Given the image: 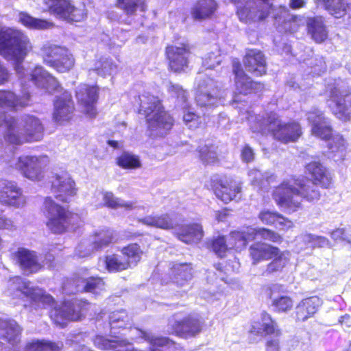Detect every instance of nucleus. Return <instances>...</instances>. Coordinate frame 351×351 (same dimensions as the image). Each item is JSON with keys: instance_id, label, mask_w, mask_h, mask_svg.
Here are the masks:
<instances>
[{"instance_id": "nucleus-1", "label": "nucleus", "mask_w": 351, "mask_h": 351, "mask_svg": "<svg viewBox=\"0 0 351 351\" xmlns=\"http://www.w3.org/2000/svg\"><path fill=\"white\" fill-rule=\"evenodd\" d=\"M304 169L306 177L291 176L274 186L271 192L276 206L289 215L303 209L302 200L319 201L322 194L318 187L329 190L334 186L332 173L320 161H310Z\"/></svg>"}, {"instance_id": "nucleus-2", "label": "nucleus", "mask_w": 351, "mask_h": 351, "mask_svg": "<svg viewBox=\"0 0 351 351\" xmlns=\"http://www.w3.org/2000/svg\"><path fill=\"white\" fill-rule=\"evenodd\" d=\"M45 225L50 233L62 235L75 232L81 226L80 214L71 210L68 206L56 202L51 197H47L43 202Z\"/></svg>"}, {"instance_id": "nucleus-3", "label": "nucleus", "mask_w": 351, "mask_h": 351, "mask_svg": "<svg viewBox=\"0 0 351 351\" xmlns=\"http://www.w3.org/2000/svg\"><path fill=\"white\" fill-rule=\"evenodd\" d=\"M5 124V140L12 145H19L25 143L40 141L44 134V128L39 119L27 116L17 121L15 118L7 119L0 113V126Z\"/></svg>"}, {"instance_id": "nucleus-4", "label": "nucleus", "mask_w": 351, "mask_h": 351, "mask_svg": "<svg viewBox=\"0 0 351 351\" xmlns=\"http://www.w3.org/2000/svg\"><path fill=\"white\" fill-rule=\"evenodd\" d=\"M32 50L31 41L24 32L12 27L0 28V55L13 62L17 73L22 71V63Z\"/></svg>"}, {"instance_id": "nucleus-5", "label": "nucleus", "mask_w": 351, "mask_h": 351, "mask_svg": "<svg viewBox=\"0 0 351 351\" xmlns=\"http://www.w3.org/2000/svg\"><path fill=\"white\" fill-rule=\"evenodd\" d=\"M249 255L253 264L271 260L263 271L266 276L282 271L290 261L289 250H281L276 245L261 241L254 242L249 247Z\"/></svg>"}, {"instance_id": "nucleus-6", "label": "nucleus", "mask_w": 351, "mask_h": 351, "mask_svg": "<svg viewBox=\"0 0 351 351\" xmlns=\"http://www.w3.org/2000/svg\"><path fill=\"white\" fill-rule=\"evenodd\" d=\"M259 125L261 132L267 128L273 138L283 144L296 143L303 134L302 128L298 121L282 122L275 112L268 114Z\"/></svg>"}, {"instance_id": "nucleus-7", "label": "nucleus", "mask_w": 351, "mask_h": 351, "mask_svg": "<svg viewBox=\"0 0 351 351\" xmlns=\"http://www.w3.org/2000/svg\"><path fill=\"white\" fill-rule=\"evenodd\" d=\"M90 303L82 299L75 302L64 301L58 308L50 312V318L60 328H64L68 323L79 322L85 318L90 310Z\"/></svg>"}, {"instance_id": "nucleus-8", "label": "nucleus", "mask_w": 351, "mask_h": 351, "mask_svg": "<svg viewBox=\"0 0 351 351\" xmlns=\"http://www.w3.org/2000/svg\"><path fill=\"white\" fill-rule=\"evenodd\" d=\"M257 239L278 244L283 241L282 236L276 231L265 227H257L250 228L243 231L232 232L228 244L230 249L241 251L246 247L249 241H254Z\"/></svg>"}, {"instance_id": "nucleus-9", "label": "nucleus", "mask_w": 351, "mask_h": 351, "mask_svg": "<svg viewBox=\"0 0 351 351\" xmlns=\"http://www.w3.org/2000/svg\"><path fill=\"white\" fill-rule=\"evenodd\" d=\"M182 312L173 314V319L169 323V334L184 339L194 338L201 334L206 328L204 318L199 314L189 313L180 318H177Z\"/></svg>"}, {"instance_id": "nucleus-10", "label": "nucleus", "mask_w": 351, "mask_h": 351, "mask_svg": "<svg viewBox=\"0 0 351 351\" xmlns=\"http://www.w3.org/2000/svg\"><path fill=\"white\" fill-rule=\"evenodd\" d=\"M192 56L193 46L188 42L180 43L179 45L169 44L165 48L167 69L172 73H186L190 68Z\"/></svg>"}, {"instance_id": "nucleus-11", "label": "nucleus", "mask_w": 351, "mask_h": 351, "mask_svg": "<svg viewBox=\"0 0 351 351\" xmlns=\"http://www.w3.org/2000/svg\"><path fill=\"white\" fill-rule=\"evenodd\" d=\"M145 118L147 130L151 132H162L167 134L175 124L173 116L165 109L162 101L157 97L149 102Z\"/></svg>"}, {"instance_id": "nucleus-12", "label": "nucleus", "mask_w": 351, "mask_h": 351, "mask_svg": "<svg viewBox=\"0 0 351 351\" xmlns=\"http://www.w3.org/2000/svg\"><path fill=\"white\" fill-rule=\"evenodd\" d=\"M272 1L247 0L244 5L237 7L236 14L239 21L245 24L263 23L274 9Z\"/></svg>"}, {"instance_id": "nucleus-13", "label": "nucleus", "mask_w": 351, "mask_h": 351, "mask_svg": "<svg viewBox=\"0 0 351 351\" xmlns=\"http://www.w3.org/2000/svg\"><path fill=\"white\" fill-rule=\"evenodd\" d=\"M44 62L58 73H68L75 64L73 54L65 47L49 46L43 49Z\"/></svg>"}, {"instance_id": "nucleus-14", "label": "nucleus", "mask_w": 351, "mask_h": 351, "mask_svg": "<svg viewBox=\"0 0 351 351\" xmlns=\"http://www.w3.org/2000/svg\"><path fill=\"white\" fill-rule=\"evenodd\" d=\"M208 189L225 204L234 200L242 192L241 184L226 174L213 176L209 180Z\"/></svg>"}, {"instance_id": "nucleus-15", "label": "nucleus", "mask_w": 351, "mask_h": 351, "mask_svg": "<svg viewBox=\"0 0 351 351\" xmlns=\"http://www.w3.org/2000/svg\"><path fill=\"white\" fill-rule=\"evenodd\" d=\"M47 10L69 22H82L87 17L84 4L76 7L70 0H43Z\"/></svg>"}, {"instance_id": "nucleus-16", "label": "nucleus", "mask_w": 351, "mask_h": 351, "mask_svg": "<svg viewBox=\"0 0 351 351\" xmlns=\"http://www.w3.org/2000/svg\"><path fill=\"white\" fill-rule=\"evenodd\" d=\"M232 71L237 94L243 95L257 94L265 88L264 83L254 80L245 73L239 60L232 62Z\"/></svg>"}, {"instance_id": "nucleus-17", "label": "nucleus", "mask_w": 351, "mask_h": 351, "mask_svg": "<svg viewBox=\"0 0 351 351\" xmlns=\"http://www.w3.org/2000/svg\"><path fill=\"white\" fill-rule=\"evenodd\" d=\"M49 163V159L45 155L25 156L19 158L16 167L25 178L39 180L43 178V171Z\"/></svg>"}, {"instance_id": "nucleus-18", "label": "nucleus", "mask_w": 351, "mask_h": 351, "mask_svg": "<svg viewBox=\"0 0 351 351\" xmlns=\"http://www.w3.org/2000/svg\"><path fill=\"white\" fill-rule=\"evenodd\" d=\"M53 104L52 119L56 123L64 125L73 119L75 106L70 92L63 91L55 98Z\"/></svg>"}, {"instance_id": "nucleus-19", "label": "nucleus", "mask_w": 351, "mask_h": 351, "mask_svg": "<svg viewBox=\"0 0 351 351\" xmlns=\"http://www.w3.org/2000/svg\"><path fill=\"white\" fill-rule=\"evenodd\" d=\"M328 101L331 112L337 119L345 123L351 121V90L339 95V89L333 87L330 91Z\"/></svg>"}, {"instance_id": "nucleus-20", "label": "nucleus", "mask_w": 351, "mask_h": 351, "mask_svg": "<svg viewBox=\"0 0 351 351\" xmlns=\"http://www.w3.org/2000/svg\"><path fill=\"white\" fill-rule=\"evenodd\" d=\"M51 191L57 200L69 203V199L76 195L77 189L74 180L68 175L56 174L51 180Z\"/></svg>"}, {"instance_id": "nucleus-21", "label": "nucleus", "mask_w": 351, "mask_h": 351, "mask_svg": "<svg viewBox=\"0 0 351 351\" xmlns=\"http://www.w3.org/2000/svg\"><path fill=\"white\" fill-rule=\"evenodd\" d=\"M248 332L254 336L280 337L282 334L276 320L267 311H263L260 318L252 322Z\"/></svg>"}, {"instance_id": "nucleus-22", "label": "nucleus", "mask_w": 351, "mask_h": 351, "mask_svg": "<svg viewBox=\"0 0 351 351\" xmlns=\"http://www.w3.org/2000/svg\"><path fill=\"white\" fill-rule=\"evenodd\" d=\"M245 70L254 77L267 74V63L263 52L257 49H247L242 58Z\"/></svg>"}, {"instance_id": "nucleus-23", "label": "nucleus", "mask_w": 351, "mask_h": 351, "mask_svg": "<svg viewBox=\"0 0 351 351\" xmlns=\"http://www.w3.org/2000/svg\"><path fill=\"white\" fill-rule=\"evenodd\" d=\"M307 121L311 124V134L325 141L333 138V128L323 112L317 110L308 112Z\"/></svg>"}, {"instance_id": "nucleus-24", "label": "nucleus", "mask_w": 351, "mask_h": 351, "mask_svg": "<svg viewBox=\"0 0 351 351\" xmlns=\"http://www.w3.org/2000/svg\"><path fill=\"white\" fill-rule=\"evenodd\" d=\"M12 256L20 268L28 274L37 273L43 267L35 251L20 247L12 253Z\"/></svg>"}, {"instance_id": "nucleus-25", "label": "nucleus", "mask_w": 351, "mask_h": 351, "mask_svg": "<svg viewBox=\"0 0 351 351\" xmlns=\"http://www.w3.org/2000/svg\"><path fill=\"white\" fill-rule=\"evenodd\" d=\"M76 96L80 104L84 109V113L91 118H95L97 114L95 105L99 99L98 86L86 84L79 90Z\"/></svg>"}, {"instance_id": "nucleus-26", "label": "nucleus", "mask_w": 351, "mask_h": 351, "mask_svg": "<svg viewBox=\"0 0 351 351\" xmlns=\"http://www.w3.org/2000/svg\"><path fill=\"white\" fill-rule=\"evenodd\" d=\"M0 203L2 205L19 208L25 203L23 192L17 184L12 181L3 182L0 187Z\"/></svg>"}, {"instance_id": "nucleus-27", "label": "nucleus", "mask_w": 351, "mask_h": 351, "mask_svg": "<svg viewBox=\"0 0 351 351\" xmlns=\"http://www.w3.org/2000/svg\"><path fill=\"white\" fill-rule=\"evenodd\" d=\"M321 305L317 296H310L300 300L296 305L294 318L296 322H304L314 316Z\"/></svg>"}, {"instance_id": "nucleus-28", "label": "nucleus", "mask_w": 351, "mask_h": 351, "mask_svg": "<svg viewBox=\"0 0 351 351\" xmlns=\"http://www.w3.org/2000/svg\"><path fill=\"white\" fill-rule=\"evenodd\" d=\"M176 237L186 244L197 243L204 236L203 226L200 223L193 222L180 226L175 233Z\"/></svg>"}, {"instance_id": "nucleus-29", "label": "nucleus", "mask_w": 351, "mask_h": 351, "mask_svg": "<svg viewBox=\"0 0 351 351\" xmlns=\"http://www.w3.org/2000/svg\"><path fill=\"white\" fill-rule=\"evenodd\" d=\"M218 8L215 0H197L192 5L191 16L195 21H203L211 19Z\"/></svg>"}, {"instance_id": "nucleus-30", "label": "nucleus", "mask_w": 351, "mask_h": 351, "mask_svg": "<svg viewBox=\"0 0 351 351\" xmlns=\"http://www.w3.org/2000/svg\"><path fill=\"white\" fill-rule=\"evenodd\" d=\"M71 281L75 286V291L80 293H95L98 291L103 290L105 287L104 279L98 276L88 278L77 276L72 278Z\"/></svg>"}, {"instance_id": "nucleus-31", "label": "nucleus", "mask_w": 351, "mask_h": 351, "mask_svg": "<svg viewBox=\"0 0 351 351\" xmlns=\"http://www.w3.org/2000/svg\"><path fill=\"white\" fill-rule=\"evenodd\" d=\"M306 31L315 43L320 44L328 38V32L322 16L309 17L306 21Z\"/></svg>"}, {"instance_id": "nucleus-32", "label": "nucleus", "mask_w": 351, "mask_h": 351, "mask_svg": "<svg viewBox=\"0 0 351 351\" xmlns=\"http://www.w3.org/2000/svg\"><path fill=\"white\" fill-rule=\"evenodd\" d=\"M138 222L147 227L155 228L164 230H170L176 227L173 217L167 213L160 215H150L138 219Z\"/></svg>"}, {"instance_id": "nucleus-33", "label": "nucleus", "mask_w": 351, "mask_h": 351, "mask_svg": "<svg viewBox=\"0 0 351 351\" xmlns=\"http://www.w3.org/2000/svg\"><path fill=\"white\" fill-rule=\"evenodd\" d=\"M22 329L13 319H0V339L14 345L19 340Z\"/></svg>"}, {"instance_id": "nucleus-34", "label": "nucleus", "mask_w": 351, "mask_h": 351, "mask_svg": "<svg viewBox=\"0 0 351 351\" xmlns=\"http://www.w3.org/2000/svg\"><path fill=\"white\" fill-rule=\"evenodd\" d=\"M172 282L177 287L186 285L193 278V267L191 263L173 265L172 268Z\"/></svg>"}, {"instance_id": "nucleus-35", "label": "nucleus", "mask_w": 351, "mask_h": 351, "mask_svg": "<svg viewBox=\"0 0 351 351\" xmlns=\"http://www.w3.org/2000/svg\"><path fill=\"white\" fill-rule=\"evenodd\" d=\"M30 95L26 94L18 97L10 90H0V106L9 107L14 110L19 108H23L28 105Z\"/></svg>"}, {"instance_id": "nucleus-36", "label": "nucleus", "mask_w": 351, "mask_h": 351, "mask_svg": "<svg viewBox=\"0 0 351 351\" xmlns=\"http://www.w3.org/2000/svg\"><path fill=\"white\" fill-rule=\"evenodd\" d=\"M120 252L130 268L136 267L141 261L144 252L137 243H130L122 247Z\"/></svg>"}, {"instance_id": "nucleus-37", "label": "nucleus", "mask_w": 351, "mask_h": 351, "mask_svg": "<svg viewBox=\"0 0 351 351\" xmlns=\"http://www.w3.org/2000/svg\"><path fill=\"white\" fill-rule=\"evenodd\" d=\"M24 295L34 300H38L45 308H49V313L57 306L56 301L50 294L41 293L34 296V288L29 287V282H23V285L19 289Z\"/></svg>"}, {"instance_id": "nucleus-38", "label": "nucleus", "mask_w": 351, "mask_h": 351, "mask_svg": "<svg viewBox=\"0 0 351 351\" xmlns=\"http://www.w3.org/2000/svg\"><path fill=\"white\" fill-rule=\"evenodd\" d=\"M324 9L336 19H341L348 14L350 3L346 0H322Z\"/></svg>"}, {"instance_id": "nucleus-39", "label": "nucleus", "mask_w": 351, "mask_h": 351, "mask_svg": "<svg viewBox=\"0 0 351 351\" xmlns=\"http://www.w3.org/2000/svg\"><path fill=\"white\" fill-rule=\"evenodd\" d=\"M104 264L106 270L110 272H121L130 269L129 263L123 256L121 257L117 254L107 255L104 257Z\"/></svg>"}, {"instance_id": "nucleus-40", "label": "nucleus", "mask_w": 351, "mask_h": 351, "mask_svg": "<svg viewBox=\"0 0 351 351\" xmlns=\"http://www.w3.org/2000/svg\"><path fill=\"white\" fill-rule=\"evenodd\" d=\"M198 158L204 165H215L219 162V159L213 145H203L196 149Z\"/></svg>"}, {"instance_id": "nucleus-41", "label": "nucleus", "mask_w": 351, "mask_h": 351, "mask_svg": "<svg viewBox=\"0 0 351 351\" xmlns=\"http://www.w3.org/2000/svg\"><path fill=\"white\" fill-rule=\"evenodd\" d=\"M116 164L123 169H136L142 166L139 157L128 152H123L118 156Z\"/></svg>"}, {"instance_id": "nucleus-42", "label": "nucleus", "mask_w": 351, "mask_h": 351, "mask_svg": "<svg viewBox=\"0 0 351 351\" xmlns=\"http://www.w3.org/2000/svg\"><path fill=\"white\" fill-rule=\"evenodd\" d=\"M19 21L25 27L32 29H45L52 26L51 23L44 19L34 18L23 12L19 13Z\"/></svg>"}, {"instance_id": "nucleus-43", "label": "nucleus", "mask_w": 351, "mask_h": 351, "mask_svg": "<svg viewBox=\"0 0 351 351\" xmlns=\"http://www.w3.org/2000/svg\"><path fill=\"white\" fill-rule=\"evenodd\" d=\"M117 5L128 16L134 15L138 8L142 12L147 10L144 0H117Z\"/></svg>"}, {"instance_id": "nucleus-44", "label": "nucleus", "mask_w": 351, "mask_h": 351, "mask_svg": "<svg viewBox=\"0 0 351 351\" xmlns=\"http://www.w3.org/2000/svg\"><path fill=\"white\" fill-rule=\"evenodd\" d=\"M206 245L207 247L219 258L225 257L230 249V247H228L229 244L227 243L226 237L223 235L213 237L207 241Z\"/></svg>"}, {"instance_id": "nucleus-45", "label": "nucleus", "mask_w": 351, "mask_h": 351, "mask_svg": "<svg viewBox=\"0 0 351 351\" xmlns=\"http://www.w3.org/2000/svg\"><path fill=\"white\" fill-rule=\"evenodd\" d=\"M95 235L99 237L92 243V247L95 250H99L106 247L114 241L113 232L109 229L101 230L95 232Z\"/></svg>"}, {"instance_id": "nucleus-46", "label": "nucleus", "mask_w": 351, "mask_h": 351, "mask_svg": "<svg viewBox=\"0 0 351 351\" xmlns=\"http://www.w3.org/2000/svg\"><path fill=\"white\" fill-rule=\"evenodd\" d=\"M271 306L276 313H287L292 309L293 301L290 296L280 295L272 300Z\"/></svg>"}, {"instance_id": "nucleus-47", "label": "nucleus", "mask_w": 351, "mask_h": 351, "mask_svg": "<svg viewBox=\"0 0 351 351\" xmlns=\"http://www.w3.org/2000/svg\"><path fill=\"white\" fill-rule=\"evenodd\" d=\"M30 343L33 351H45L47 349L51 351H60L63 347L62 343L59 345L51 341L36 340Z\"/></svg>"}, {"instance_id": "nucleus-48", "label": "nucleus", "mask_w": 351, "mask_h": 351, "mask_svg": "<svg viewBox=\"0 0 351 351\" xmlns=\"http://www.w3.org/2000/svg\"><path fill=\"white\" fill-rule=\"evenodd\" d=\"M182 120L184 124L191 130L197 129L202 125L201 117L189 109L184 111Z\"/></svg>"}, {"instance_id": "nucleus-49", "label": "nucleus", "mask_w": 351, "mask_h": 351, "mask_svg": "<svg viewBox=\"0 0 351 351\" xmlns=\"http://www.w3.org/2000/svg\"><path fill=\"white\" fill-rule=\"evenodd\" d=\"M279 215L280 213L277 211L263 209L259 212L258 218L265 225L274 226L277 222Z\"/></svg>"}, {"instance_id": "nucleus-50", "label": "nucleus", "mask_w": 351, "mask_h": 351, "mask_svg": "<svg viewBox=\"0 0 351 351\" xmlns=\"http://www.w3.org/2000/svg\"><path fill=\"white\" fill-rule=\"evenodd\" d=\"M103 201L104 206L108 208L112 209L119 208L120 199L116 197L111 192H106L104 193Z\"/></svg>"}, {"instance_id": "nucleus-51", "label": "nucleus", "mask_w": 351, "mask_h": 351, "mask_svg": "<svg viewBox=\"0 0 351 351\" xmlns=\"http://www.w3.org/2000/svg\"><path fill=\"white\" fill-rule=\"evenodd\" d=\"M151 344L154 346L163 347L167 346H174L176 342L169 337H153L150 340Z\"/></svg>"}, {"instance_id": "nucleus-52", "label": "nucleus", "mask_w": 351, "mask_h": 351, "mask_svg": "<svg viewBox=\"0 0 351 351\" xmlns=\"http://www.w3.org/2000/svg\"><path fill=\"white\" fill-rule=\"evenodd\" d=\"M276 223L279 225L280 229L283 231H287L294 227L293 222L281 213H280Z\"/></svg>"}, {"instance_id": "nucleus-53", "label": "nucleus", "mask_w": 351, "mask_h": 351, "mask_svg": "<svg viewBox=\"0 0 351 351\" xmlns=\"http://www.w3.org/2000/svg\"><path fill=\"white\" fill-rule=\"evenodd\" d=\"M241 156L243 162L248 163L253 161L254 153L248 145H245L241 150Z\"/></svg>"}, {"instance_id": "nucleus-54", "label": "nucleus", "mask_w": 351, "mask_h": 351, "mask_svg": "<svg viewBox=\"0 0 351 351\" xmlns=\"http://www.w3.org/2000/svg\"><path fill=\"white\" fill-rule=\"evenodd\" d=\"M0 230H14L16 226L12 219L4 215H0Z\"/></svg>"}, {"instance_id": "nucleus-55", "label": "nucleus", "mask_w": 351, "mask_h": 351, "mask_svg": "<svg viewBox=\"0 0 351 351\" xmlns=\"http://www.w3.org/2000/svg\"><path fill=\"white\" fill-rule=\"evenodd\" d=\"M265 351H280V341L278 339H269L265 342Z\"/></svg>"}, {"instance_id": "nucleus-56", "label": "nucleus", "mask_w": 351, "mask_h": 351, "mask_svg": "<svg viewBox=\"0 0 351 351\" xmlns=\"http://www.w3.org/2000/svg\"><path fill=\"white\" fill-rule=\"evenodd\" d=\"M46 76H49V77L53 78V80H56V78L54 77H53L52 75H51L49 73H47V72L44 73L41 71H38L36 70L34 71V72L32 73L31 79L34 82H35L36 84H38Z\"/></svg>"}, {"instance_id": "nucleus-57", "label": "nucleus", "mask_w": 351, "mask_h": 351, "mask_svg": "<svg viewBox=\"0 0 351 351\" xmlns=\"http://www.w3.org/2000/svg\"><path fill=\"white\" fill-rule=\"evenodd\" d=\"M168 92L176 95L177 97L184 96L185 93V90L182 86L173 83L169 84L168 86Z\"/></svg>"}, {"instance_id": "nucleus-58", "label": "nucleus", "mask_w": 351, "mask_h": 351, "mask_svg": "<svg viewBox=\"0 0 351 351\" xmlns=\"http://www.w3.org/2000/svg\"><path fill=\"white\" fill-rule=\"evenodd\" d=\"M95 343L102 350L107 349L110 346V341L101 336H97L95 337Z\"/></svg>"}, {"instance_id": "nucleus-59", "label": "nucleus", "mask_w": 351, "mask_h": 351, "mask_svg": "<svg viewBox=\"0 0 351 351\" xmlns=\"http://www.w3.org/2000/svg\"><path fill=\"white\" fill-rule=\"evenodd\" d=\"M10 73L8 69L0 63V85L9 81Z\"/></svg>"}, {"instance_id": "nucleus-60", "label": "nucleus", "mask_w": 351, "mask_h": 351, "mask_svg": "<svg viewBox=\"0 0 351 351\" xmlns=\"http://www.w3.org/2000/svg\"><path fill=\"white\" fill-rule=\"evenodd\" d=\"M345 229L344 228H336L335 230H332L331 232V237L334 240H344L343 238V236L345 234Z\"/></svg>"}, {"instance_id": "nucleus-61", "label": "nucleus", "mask_w": 351, "mask_h": 351, "mask_svg": "<svg viewBox=\"0 0 351 351\" xmlns=\"http://www.w3.org/2000/svg\"><path fill=\"white\" fill-rule=\"evenodd\" d=\"M229 209L227 208H224L220 210L217 211L216 213V219L218 221H223L226 219L227 216L228 215Z\"/></svg>"}, {"instance_id": "nucleus-62", "label": "nucleus", "mask_w": 351, "mask_h": 351, "mask_svg": "<svg viewBox=\"0 0 351 351\" xmlns=\"http://www.w3.org/2000/svg\"><path fill=\"white\" fill-rule=\"evenodd\" d=\"M339 322L343 326L351 327L350 316L348 314L341 316L339 319Z\"/></svg>"}, {"instance_id": "nucleus-63", "label": "nucleus", "mask_w": 351, "mask_h": 351, "mask_svg": "<svg viewBox=\"0 0 351 351\" xmlns=\"http://www.w3.org/2000/svg\"><path fill=\"white\" fill-rule=\"evenodd\" d=\"M304 6L305 2L304 0H291L289 3V7L293 10L300 9Z\"/></svg>"}, {"instance_id": "nucleus-64", "label": "nucleus", "mask_w": 351, "mask_h": 351, "mask_svg": "<svg viewBox=\"0 0 351 351\" xmlns=\"http://www.w3.org/2000/svg\"><path fill=\"white\" fill-rule=\"evenodd\" d=\"M119 208H124L126 210H132L134 208V204L132 202H124L120 200Z\"/></svg>"}]
</instances>
